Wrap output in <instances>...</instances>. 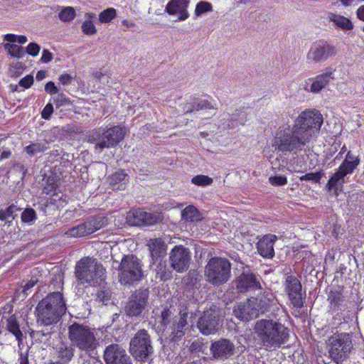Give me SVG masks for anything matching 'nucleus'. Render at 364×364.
<instances>
[{"mask_svg": "<svg viewBox=\"0 0 364 364\" xmlns=\"http://www.w3.org/2000/svg\"><path fill=\"white\" fill-rule=\"evenodd\" d=\"M39 51L40 46L35 43H29L26 48V52L32 56H36Z\"/></svg>", "mask_w": 364, "mask_h": 364, "instance_id": "864d4df0", "label": "nucleus"}, {"mask_svg": "<svg viewBox=\"0 0 364 364\" xmlns=\"http://www.w3.org/2000/svg\"><path fill=\"white\" fill-rule=\"evenodd\" d=\"M53 112V105L51 103H48L41 112V117L44 119H49Z\"/></svg>", "mask_w": 364, "mask_h": 364, "instance_id": "3c124183", "label": "nucleus"}, {"mask_svg": "<svg viewBox=\"0 0 364 364\" xmlns=\"http://www.w3.org/2000/svg\"><path fill=\"white\" fill-rule=\"evenodd\" d=\"M21 221L28 225H32L37 219L36 213L32 208H26L21 213Z\"/></svg>", "mask_w": 364, "mask_h": 364, "instance_id": "ea45409f", "label": "nucleus"}, {"mask_svg": "<svg viewBox=\"0 0 364 364\" xmlns=\"http://www.w3.org/2000/svg\"><path fill=\"white\" fill-rule=\"evenodd\" d=\"M7 329L15 336L16 340L21 341L23 333L19 328L16 318L14 316H10L7 320Z\"/></svg>", "mask_w": 364, "mask_h": 364, "instance_id": "c9c22d12", "label": "nucleus"}, {"mask_svg": "<svg viewBox=\"0 0 364 364\" xmlns=\"http://www.w3.org/2000/svg\"><path fill=\"white\" fill-rule=\"evenodd\" d=\"M186 106L188 107L187 109H183L186 113L191 112L194 110L198 111L205 109H215V107L207 100L200 98L193 100L192 102L188 103Z\"/></svg>", "mask_w": 364, "mask_h": 364, "instance_id": "2f4dec72", "label": "nucleus"}, {"mask_svg": "<svg viewBox=\"0 0 364 364\" xmlns=\"http://www.w3.org/2000/svg\"><path fill=\"white\" fill-rule=\"evenodd\" d=\"M68 338L73 347L82 351H91L97 346L94 331L87 326L74 323L68 327Z\"/></svg>", "mask_w": 364, "mask_h": 364, "instance_id": "423d86ee", "label": "nucleus"}, {"mask_svg": "<svg viewBox=\"0 0 364 364\" xmlns=\"http://www.w3.org/2000/svg\"><path fill=\"white\" fill-rule=\"evenodd\" d=\"M220 324V314L216 306L205 311L198 321V328L204 335L215 333Z\"/></svg>", "mask_w": 364, "mask_h": 364, "instance_id": "2eb2a0df", "label": "nucleus"}, {"mask_svg": "<svg viewBox=\"0 0 364 364\" xmlns=\"http://www.w3.org/2000/svg\"><path fill=\"white\" fill-rule=\"evenodd\" d=\"M4 48L9 55L17 58H21L25 55L23 48L16 44L6 43Z\"/></svg>", "mask_w": 364, "mask_h": 364, "instance_id": "e433bc0d", "label": "nucleus"}, {"mask_svg": "<svg viewBox=\"0 0 364 364\" xmlns=\"http://www.w3.org/2000/svg\"><path fill=\"white\" fill-rule=\"evenodd\" d=\"M237 289L240 292L260 289V283L253 274L242 273L237 280Z\"/></svg>", "mask_w": 364, "mask_h": 364, "instance_id": "393cba45", "label": "nucleus"}, {"mask_svg": "<svg viewBox=\"0 0 364 364\" xmlns=\"http://www.w3.org/2000/svg\"><path fill=\"white\" fill-rule=\"evenodd\" d=\"M127 176V175L124 171L121 170L117 171L111 176L110 183L116 185L120 182L124 181L126 179Z\"/></svg>", "mask_w": 364, "mask_h": 364, "instance_id": "09e8293b", "label": "nucleus"}, {"mask_svg": "<svg viewBox=\"0 0 364 364\" xmlns=\"http://www.w3.org/2000/svg\"><path fill=\"white\" fill-rule=\"evenodd\" d=\"M4 41L15 43L17 42V36L14 34H6L4 38Z\"/></svg>", "mask_w": 364, "mask_h": 364, "instance_id": "0e129e2a", "label": "nucleus"}, {"mask_svg": "<svg viewBox=\"0 0 364 364\" xmlns=\"http://www.w3.org/2000/svg\"><path fill=\"white\" fill-rule=\"evenodd\" d=\"M328 353L336 363L343 362L353 348L352 341L348 333H340L332 336L328 340Z\"/></svg>", "mask_w": 364, "mask_h": 364, "instance_id": "9b49d317", "label": "nucleus"}, {"mask_svg": "<svg viewBox=\"0 0 364 364\" xmlns=\"http://www.w3.org/2000/svg\"><path fill=\"white\" fill-rule=\"evenodd\" d=\"M46 77V72L43 70H40L36 74L37 80H42Z\"/></svg>", "mask_w": 364, "mask_h": 364, "instance_id": "338daca9", "label": "nucleus"}, {"mask_svg": "<svg viewBox=\"0 0 364 364\" xmlns=\"http://www.w3.org/2000/svg\"><path fill=\"white\" fill-rule=\"evenodd\" d=\"M286 292L294 306L300 308L303 306L301 284L294 276H288L286 279Z\"/></svg>", "mask_w": 364, "mask_h": 364, "instance_id": "6ab92c4d", "label": "nucleus"}, {"mask_svg": "<svg viewBox=\"0 0 364 364\" xmlns=\"http://www.w3.org/2000/svg\"><path fill=\"white\" fill-rule=\"evenodd\" d=\"M170 312L168 310H164L161 312V318H162V323L164 326H166L167 319L170 316Z\"/></svg>", "mask_w": 364, "mask_h": 364, "instance_id": "e2e57ef3", "label": "nucleus"}, {"mask_svg": "<svg viewBox=\"0 0 364 364\" xmlns=\"http://www.w3.org/2000/svg\"><path fill=\"white\" fill-rule=\"evenodd\" d=\"M164 216L161 212H146L142 209H134L127 215L128 223L134 226L153 225L161 222Z\"/></svg>", "mask_w": 364, "mask_h": 364, "instance_id": "4468645a", "label": "nucleus"}, {"mask_svg": "<svg viewBox=\"0 0 364 364\" xmlns=\"http://www.w3.org/2000/svg\"><path fill=\"white\" fill-rule=\"evenodd\" d=\"M341 4L345 7H348L354 4L362 1V0H340Z\"/></svg>", "mask_w": 364, "mask_h": 364, "instance_id": "680f3d73", "label": "nucleus"}, {"mask_svg": "<svg viewBox=\"0 0 364 364\" xmlns=\"http://www.w3.org/2000/svg\"><path fill=\"white\" fill-rule=\"evenodd\" d=\"M37 282H38L37 279H31L28 282H26V284H25V285L23 287V294L28 295L30 289L31 288H33L37 284Z\"/></svg>", "mask_w": 364, "mask_h": 364, "instance_id": "6e6d98bb", "label": "nucleus"}, {"mask_svg": "<svg viewBox=\"0 0 364 364\" xmlns=\"http://www.w3.org/2000/svg\"><path fill=\"white\" fill-rule=\"evenodd\" d=\"M277 237L275 235L268 234L261 237L257 243L259 254L264 258H272L274 256V245Z\"/></svg>", "mask_w": 364, "mask_h": 364, "instance_id": "5701e85b", "label": "nucleus"}, {"mask_svg": "<svg viewBox=\"0 0 364 364\" xmlns=\"http://www.w3.org/2000/svg\"><path fill=\"white\" fill-rule=\"evenodd\" d=\"M33 83V77L31 75H28L20 80L19 85L23 88H29Z\"/></svg>", "mask_w": 364, "mask_h": 364, "instance_id": "603ef678", "label": "nucleus"}, {"mask_svg": "<svg viewBox=\"0 0 364 364\" xmlns=\"http://www.w3.org/2000/svg\"><path fill=\"white\" fill-rule=\"evenodd\" d=\"M46 142H32L29 145L24 148V151L29 155L33 156L40 153H43L47 150Z\"/></svg>", "mask_w": 364, "mask_h": 364, "instance_id": "f704fd0d", "label": "nucleus"}, {"mask_svg": "<svg viewBox=\"0 0 364 364\" xmlns=\"http://www.w3.org/2000/svg\"><path fill=\"white\" fill-rule=\"evenodd\" d=\"M203 214L193 205H189L181 211V219L186 223H196L202 220Z\"/></svg>", "mask_w": 364, "mask_h": 364, "instance_id": "c756f323", "label": "nucleus"}, {"mask_svg": "<svg viewBox=\"0 0 364 364\" xmlns=\"http://www.w3.org/2000/svg\"><path fill=\"white\" fill-rule=\"evenodd\" d=\"M257 306V299L251 297L246 301L238 304L234 308L233 313L238 319L248 321L257 318L260 314Z\"/></svg>", "mask_w": 364, "mask_h": 364, "instance_id": "f3484780", "label": "nucleus"}, {"mask_svg": "<svg viewBox=\"0 0 364 364\" xmlns=\"http://www.w3.org/2000/svg\"><path fill=\"white\" fill-rule=\"evenodd\" d=\"M189 0H170L166 6L165 11L176 18V21H183L189 17Z\"/></svg>", "mask_w": 364, "mask_h": 364, "instance_id": "412c9836", "label": "nucleus"}, {"mask_svg": "<svg viewBox=\"0 0 364 364\" xmlns=\"http://www.w3.org/2000/svg\"><path fill=\"white\" fill-rule=\"evenodd\" d=\"M73 77L72 75L65 73L59 77V81L63 85H70L73 82Z\"/></svg>", "mask_w": 364, "mask_h": 364, "instance_id": "4d7b16f0", "label": "nucleus"}, {"mask_svg": "<svg viewBox=\"0 0 364 364\" xmlns=\"http://www.w3.org/2000/svg\"><path fill=\"white\" fill-rule=\"evenodd\" d=\"M116 9L108 8L100 14L99 21L102 23H109L116 17Z\"/></svg>", "mask_w": 364, "mask_h": 364, "instance_id": "a19ab883", "label": "nucleus"}, {"mask_svg": "<svg viewBox=\"0 0 364 364\" xmlns=\"http://www.w3.org/2000/svg\"><path fill=\"white\" fill-rule=\"evenodd\" d=\"M213 180L212 178L205 175H198L191 179V182L193 184L199 186H209L213 183Z\"/></svg>", "mask_w": 364, "mask_h": 364, "instance_id": "c03bdc74", "label": "nucleus"}, {"mask_svg": "<svg viewBox=\"0 0 364 364\" xmlns=\"http://www.w3.org/2000/svg\"><path fill=\"white\" fill-rule=\"evenodd\" d=\"M359 164V156L348 151L344 161L329 178L326 184L328 191H332L336 196H338L341 192L343 185L345 183V176L351 174Z\"/></svg>", "mask_w": 364, "mask_h": 364, "instance_id": "39448f33", "label": "nucleus"}, {"mask_svg": "<svg viewBox=\"0 0 364 364\" xmlns=\"http://www.w3.org/2000/svg\"><path fill=\"white\" fill-rule=\"evenodd\" d=\"M58 17L63 22L71 21L75 17V11L71 6L65 7L59 13Z\"/></svg>", "mask_w": 364, "mask_h": 364, "instance_id": "58836bf2", "label": "nucleus"}, {"mask_svg": "<svg viewBox=\"0 0 364 364\" xmlns=\"http://www.w3.org/2000/svg\"><path fill=\"white\" fill-rule=\"evenodd\" d=\"M236 114L238 115V118L237 119L232 118V119L236 121L237 124H240V125L244 124L245 123V122L247 121L246 114L242 112H240L237 113Z\"/></svg>", "mask_w": 364, "mask_h": 364, "instance_id": "13d9d810", "label": "nucleus"}, {"mask_svg": "<svg viewBox=\"0 0 364 364\" xmlns=\"http://www.w3.org/2000/svg\"><path fill=\"white\" fill-rule=\"evenodd\" d=\"M148 246L153 259L161 257L166 250V245L161 238L150 240Z\"/></svg>", "mask_w": 364, "mask_h": 364, "instance_id": "7c9ffc66", "label": "nucleus"}, {"mask_svg": "<svg viewBox=\"0 0 364 364\" xmlns=\"http://www.w3.org/2000/svg\"><path fill=\"white\" fill-rule=\"evenodd\" d=\"M327 18L336 26L343 31H351L354 28V25L351 20L341 14L331 12L328 14Z\"/></svg>", "mask_w": 364, "mask_h": 364, "instance_id": "c85d7f7f", "label": "nucleus"}, {"mask_svg": "<svg viewBox=\"0 0 364 364\" xmlns=\"http://www.w3.org/2000/svg\"><path fill=\"white\" fill-rule=\"evenodd\" d=\"M188 249L182 245L176 246L170 252L169 261L173 269L183 272L188 269L191 261Z\"/></svg>", "mask_w": 364, "mask_h": 364, "instance_id": "dca6fc26", "label": "nucleus"}, {"mask_svg": "<svg viewBox=\"0 0 364 364\" xmlns=\"http://www.w3.org/2000/svg\"><path fill=\"white\" fill-rule=\"evenodd\" d=\"M75 274L80 284L90 286L101 285L105 279V269L96 259L85 257L80 259L75 269Z\"/></svg>", "mask_w": 364, "mask_h": 364, "instance_id": "20e7f679", "label": "nucleus"}, {"mask_svg": "<svg viewBox=\"0 0 364 364\" xmlns=\"http://www.w3.org/2000/svg\"><path fill=\"white\" fill-rule=\"evenodd\" d=\"M269 181L272 186H282L287 183V178L284 176H274L269 178Z\"/></svg>", "mask_w": 364, "mask_h": 364, "instance_id": "8fccbe9b", "label": "nucleus"}, {"mask_svg": "<svg viewBox=\"0 0 364 364\" xmlns=\"http://www.w3.org/2000/svg\"><path fill=\"white\" fill-rule=\"evenodd\" d=\"M45 91L47 92V93H49L50 95H55V94H58V87L55 85L54 82H52V81H50L48 82H47L45 85Z\"/></svg>", "mask_w": 364, "mask_h": 364, "instance_id": "5fc2aeb1", "label": "nucleus"}, {"mask_svg": "<svg viewBox=\"0 0 364 364\" xmlns=\"http://www.w3.org/2000/svg\"><path fill=\"white\" fill-rule=\"evenodd\" d=\"M323 118L316 109H306L295 119L291 126L284 122L272 134L271 145L275 151L296 155L316 136L323 124Z\"/></svg>", "mask_w": 364, "mask_h": 364, "instance_id": "f257e3e1", "label": "nucleus"}, {"mask_svg": "<svg viewBox=\"0 0 364 364\" xmlns=\"http://www.w3.org/2000/svg\"><path fill=\"white\" fill-rule=\"evenodd\" d=\"M21 208L17 205L12 204L6 209L0 210V220L6 223H11L18 215V212Z\"/></svg>", "mask_w": 364, "mask_h": 364, "instance_id": "473e14b6", "label": "nucleus"}, {"mask_svg": "<svg viewBox=\"0 0 364 364\" xmlns=\"http://www.w3.org/2000/svg\"><path fill=\"white\" fill-rule=\"evenodd\" d=\"M324 176L323 171L316 173H308L299 177L301 181H312L315 183H320L321 178Z\"/></svg>", "mask_w": 364, "mask_h": 364, "instance_id": "a18cd8bd", "label": "nucleus"}, {"mask_svg": "<svg viewBox=\"0 0 364 364\" xmlns=\"http://www.w3.org/2000/svg\"><path fill=\"white\" fill-rule=\"evenodd\" d=\"M53 181V178H52V179H50V178H49L48 179V183H49V184H48L47 186H46V187L44 188V190H45V191L46 192V193H50V191H52L55 188V184H54V183H53V182H52V183H50V181Z\"/></svg>", "mask_w": 364, "mask_h": 364, "instance_id": "69168bd1", "label": "nucleus"}, {"mask_svg": "<svg viewBox=\"0 0 364 364\" xmlns=\"http://www.w3.org/2000/svg\"><path fill=\"white\" fill-rule=\"evenodd\" d=\"M27 41V38L25 36H17V42L23 44Z\"/></svg>", "mask_w": 364, "mask_h": 364, "instance_id": "774afa93", "label": "nucleus"}, {"mask_svg": "<svg viewBox=\"0 0 364 364\" xmlns=\"http://www.w3.org/2000/svg\"><path fill=\"white\" fill-rule=\"evenodd\" d=\"M129 351L139 361H144L152 355L154 348L150 336L144 329L139 330L131 339Z\"/></svg>", "mask_w": 364, "mask_h": 364, "instance_id": "9d476101", "label": "nucleus"}, {"mask_svg": "<svg viewBox=\"0 0 364 364\" xmlns=\"http://www.w3.org/2000/svg\"><path fill=\"white\" fill-rule=\"evenodd\" d=\"M147 298L148 291L146 290H139L136 291L129 298L125 306L127 314L129 316H137L140 314L146 304Z\"/></svg>", "mask_w": 364, "mask_h": 364, "instance_id": "aec40b11", "label": "nucleus"}, {"mask_svg": "<svg viewBox=\"0 0 364 364\" xmlns=\"http://www.w3.org/2000/svg\"><path fill=\"white\" fill-rule=\"evenodd\" d=\"M86 20L82 24V31L85 35L92 36L97 33V29L92 22V19L95 18V14L93 13L85 14Z\"/></svg>", "mask_w": 364, "mask_h": 364, "instance_id": "72a5a7b5", "label": "nucleus"}, {"mask_svg": "<svg viewBox=\"0 0 364 364\" xmlns=\"http://www.w3.org/2000/svg\"><path fill=\"white\" fill-rule=\"evenodd\" d=\"M57 107H60L66 105H70V99L63 93H59L53 98Z\"/></svg>", "mask_w": 364, "mask_h": 364, "instance_id": "de8ad7c7", "label": "nucleus"}, {"mask_svg": "<svg viewBox=\"0 0 364 364\" xmlns=\"http://www.w3.org/2000/svg\"><path fill=\"white\" fill-rule=\"evenodd\" d=\"M55 355L59 364H66L71 360L74 355V349L72 345L61 343L55 350Z\"/></svg>", "mask_w": 364, "mask_h": 364, "instance_id": "cd10ccee", "label": "nucleus"}, {"mask_svg": "<svg viewBox=\"0 0 364 364\" xmlns=\"http://www.w3.org/2000/svg\"><path fill=\"white\" fill-rule=\"evenodd\" d=\"M65 301L60 292H53L43 298L36 308L37 323L41 326L58 323L66 312Z\"/></svg>", "mask_w": 364, "mask_h": 364, "instance_id": "7ed1b4c3", "label": "nucleus"}, {"mask_svg": "<svg viewBox=\"0 0 364 364\" xmlns=\"http://www.w3.org/2000/svg\"><path fill=\"white\" fill-rule=\"evenodd\" d=\"M336 54V48L325 41L313 43L306 53V59L310 63H323Z\"/></svg>", "mask_w": 364, "mask_h": 364, "instance_id": "ddd939ff", "label": "nucleus"}, {"mask_svg": "<svg viewBox=\"0 0 364 364\" xmlns=\"http://www.w3.org/2000/svg\"><path fill=\"white\" fill-rule=\"evenodd\" d=\"M104 359L107 364H132L125 350L117 344H112L106 348Z\"/></svg>", "mask_w": 364, "mask_h": 364, "instance_id": "a211bd4d", "label": "nucleus"}, {"mask_svg": "<svg viewBox=\"0 0 364 364\" xmlns=\"http://www.w3.org/2000/svg\"><path fill=\"white\" fill-rule=\"evenodd\" d=\"M255 333L263 347L269 351L279 348L289 339V330L272 319H260L255 325Z\"/></svg>", "mask_w": 364, "mask_h": 364, "instance_id": "f03ea898", "label": "nucleus"}, {"mask_svg": "<svg viewBox=\"0 0 364 364\" xmlns=\"http://www.w3.org/2000/svg\"><path fill=\"white\" fill-rule=\"evenodd\" d=\"M107 224V218L103 216L92 217L85 223L69 228L65 235L68 237H78L90 235L101 229Z\"/></svg>", "mask_w": 364, "mask_h": 364, "instance_id": "f8f14e48", "label": "nucleus"}, {"mask_svg": "<svg viewBox=\"0 0 364 364\" xmlns=\"http://www.w3.org/2000/svg\"><path fill=\"white\" fill-rule=\"evenodd\" d=\"M156 278H159L161 281H168L171 278V271L166 267L164 263H159L156 267Z\"/></svg>", "mask_w": 364, "mask_h": 364, "instance_id": "4c0bfd02", "label": "nucleus"}, {"mask_svg": "<svg viewBox=\"0 0 364 364\" xmlns=\"http://www.w3.org/2000/svg\"><path fill=\"white\" fill-rule=\"evenodd\" d=\"M111 292L109 289H103L98 291L97 299L102 301L104 304H107L110 300Z\"/></svg>", "mask_w": 364, "mask_h": 364, "instance_id": "49530a36", "label": "nucleus"}, {"mask_svg": "<svg viewBox=\"0 0 364 364\" xmlns=\"http://www.w3.org/2000/svg\"><path fill=\"white\" fill-rule=\"evenodd\" d=\"M230 262L221 257L211 258L205 268L207 282L214 286L221 285L228 281L230 277Z\"/></svg>", "mask_w": 364, "mask_h": 364, "instance_id": "6e6552de", "label": "nucleus"}, {"mask_svg": "<svg viewBox=\"0 0 364 364\" xmlns=\"http://www.w3.org/2000/svg\"><path fill=\"white\" fill-rule=\"evenodd\" d=\"M212 11L213 6L210 3L205 1H201L196 4L194 13L196 16H200L204 13Z\"/></svg>", "mask_w": 364, "mask_h": 364, "instance_id": "37998d69", "label": "nucleus"}, {"mask_svg": "<svg viewBox=\"0 0 364 364\" xmlns=\"http://www.w3.org/2000/svg\"><path fill=\"white\" fill-rule=\"evenodd\" d=\"M343 296L341 291L331 290L328 296V300L329 301L331 305L336 308L341 305L343 301Z\"/></svg>", "mask_w": 364, "mask_h": 364, "instance_id": "79ce46f5", "label": "nucleus"}, {"mask_svg": "<svg viewBox=\"0 0 364 364\" xmlns=\"http://www.w3.org/2000/svg\"><path fill=\"white\" fill-rule=\"evenodd\" d=\"M53 59L52 54L47 50H43L41 60L43 63H47Z\"/></svg>", "mask_w": 364, "mask_h": 364, "instance_id": "bf43d9fd", "label": "nucleus"}, {"mask_svg": "<svg viewBox=\"0 0 364 364\" xmlns=\"http://www.w3.org/2000/svg\"><path fill=\"white\" fill-rule=\"evenodd\" d=\"M127 132V129L122 126L99 129L89 136V141L95 142V150L100 152L104 149L115 147L123 140Z\"/></svg>", "mask_w": 364, "mask_h": 364, "instance_id": "0eeeda50", "label": "nucleus"}, {"mask_svg": "<svg viewBox=\"0 0 364 364\" xmlns=\"http://www.w3.org/2000/svg\"><path fill=\"white\" fill-rule=\"evenodd\" d=\"M188 314L181 313L179 316L173 320L171 331V340L176 342L185 334V327L186 326Z\"/></svg>", "mask_w": 364, "mask_h": 364, "instance_id": "bb28decb", "label": "nucleus"}, {"mask_svg": "<svg viewBox=\"0 0 364 364\" xmlns=\"http://www.w3.org/2000/svg\"><path fill=\"white\" fill-rule=\"evenodd\" d=\"M211 350L215 358H228L233 353L234 346L229 341L223 339L213 343Z\"/></svg>", "mask_w": 364, "mask_h": 364, "instance_id": "a878e982", "label": "nucleus"}, {"mask_svg": "<svg viewBox=\"0 0 364 364\" xmlns=\"http://www.w3.org/2000/svg\"><path fill=\"white\" fill-rule=\"evenodd\" d=\"M119 282L124 284H131L140 281L144 277L142 264L134 255L124 256L119 266Z\"/></svg>", "mask_w": 364, "mask_h": 364, "instance_id": "1a4fd4ad", "label": "nucleus"}, {"mask_svg": "<svg viewBox=\"0 0 364 364\" xmlns=\"http://www.w3.org/2000/svg\"><path fill=\"white\" fill-rule=\"evenodd\" d=\"M255 298L257 299V307L259 314L279 309V304L274 294L270 291L265 290L257 297Z\"/></svg>", "mask_w": 364, "mask_h": 364, "instance_id": "4be33fe9", "label": "nucleus"}, {"mask_svg": "<svg viewBox=\"0 0 364 364\" xmlns=\"http://www.w3.org/2000/svg\"><path fill=\"white\" fill-rule=\"evenodd\" d=\"M334 72L335 69L331 68H326L323 73L316 75L312 79V83L309 91L312 93L320 92L329 84L331 80L334 79Z\"/></svg>", "mask_w": 364, "mask_h": 364, "instance_id": "b1692460", "label": "nucleus"}, {"mask_svg": "<svg viewBox=\"0 0 364 364\" xmlns=\"http://www.w3.org/2000/svg\"><path fill=\"white\" fill-rule=\"evenodd\" d=\"M356 17L361 21L364 22V5H361L355 11Z\"/></svg>", "mask_w": 364, "mask_h": 364, "instance_id": "052dcab7", "label": "nucleus"}]
</instances>
